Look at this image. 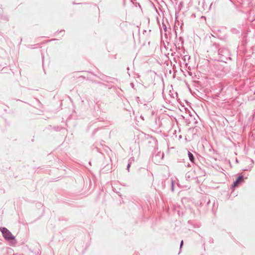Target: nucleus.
Listing matches in <instances>:
<instances>
[{
  "instance_id": "obj_2",
  "label": "nucleus",
  "mask_w": 255,
  "mask_h": 255,
  "mask_svg": "<svg viewBox=\"0 0 255 255\" xmlns=\"http://www.w3.org/2000/svg\"><path fill=\"white\" fill-rule=\"evenodd\" d=\"M244 182V178L242 176H240L235 181L232 185L233 188L238 186L240 184Z\"/></svg>"
},
{
  "instance_id": "obj_3",
  "label": "nucleus",
  "mask_w": 255,
  "mask_h": 255,
  "mask_svg": "<svg viewBox=\"0 0 255 255\" xmlns=\"http://www.w3.org/2000/svg\"><path fill=\"white\" fill-rule=\"evenodd\" d=\"M188 155L190 160L193 162L194 161V156L193 154L191 152H189Z\"/></svg>"
},
{
  "instance_id": "obj_4",
  "label": "nucleus",
  "mask_w": 255,
  "mask_h": 255,
  "mask_svg": "<svg viewBox=\"0 0 255 255\" xmlns=\"http://www.w3.org/2000/svg\"><path fill=\"white\" fill-rule=\"evenodd\" d=\"M183 243V241H181V246H182Z\"/></svg>"
},
{
  "instance_id": "obj_1",
  "label": "nucleus",
  "mask_w": 255,
  "mask_h": 255,
  "mask_svg": "<svg viewBox=\"0 0 255 255\" xmlns=\"http://www.w3.org/2000/svg\"><path fill=\"white\" fill-rule=\"evenodd\" d=\"M1 231L2 233L3 236L6 240H10L14 239V236L7 229L2 228L1 229Z\"/></svg>"
}]
</instances>
